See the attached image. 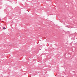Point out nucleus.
Wrapping results in <instances>:
<instances>
[{"label":"nucleus","mask_w":77,"mask_h":77,"mask_svg":"<svg viewBox=\"0 0 77 77\" xmlns=\"http://www.w3.org/2000/svg\"><path fill=\"white\" fill-rule=\"evenodd\" d=\"M12 23H13V22H12Z\"/></svg>","instance_id":"nucleus-2"},{"label":"nucleus","mask_w":77,"mask_h":77,"mask_svg":"<svg viewBox=\"0 0 77 77\" xmlns=\"http://www.w3.org/2000/svg\"><path fill=\"white\" fill-rule=\"evenodd\" d=\"M3 29H4V30H5L6 28H5V27H3Z\"/></svg>","instance_id":"nucleus-1"}]
</instances>
